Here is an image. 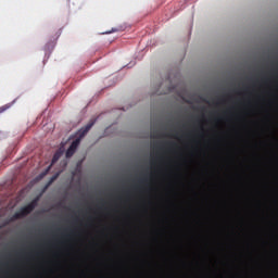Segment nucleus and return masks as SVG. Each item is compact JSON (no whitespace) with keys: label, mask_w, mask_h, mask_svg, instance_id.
<instances>
[{"label":"nucleus","mask_w":278,"mask_h":278,"mask_svg":"<svg viewBox=\"0 0 278 278\" xmlns=\"http://www.w3.org/2000/svg\"><path fill=\"white\" fill-rule=\"evenodd\" d=\"M37 205H38V198L33 200L28 205L22 207L20 212L13 215V218L15 220H18V218H25V216H28L30 212L36 210Z\"/></svg>","instance_id":"1"},{"label":"nucleus","mask_w":278,"mask_h":278,"mask_svg":"<svg viewBox=\"0 0 278 278\" xmlns=\"http://www.w3.org/2000/svg\"><path fill=\"white\" fill-rule=\"evenodd\" d=\"M93 126H94V119H91L90 123H88L85 127H83L79 130V138H84V136H86V134H88Z\"/></svg>","instance_id":"2"},{"label":"nucleus","mask_w":278,"mask_h":278,"mask_svg":"<svg viewBox=\"0 0 278 278\" xmlns=\"http://www.w3.org/2000/svg\"><path fill=\"white\" fill-rule=\"evenodd\" d=\"M77 147H79V139H76L72 142V144L67 149V155L71 154V151H76Z\"/></svg>","instance_id":"3"},{"label":"nucleus","mask_w":278,"mask_h":278,"mask_svg":"<svg viewBox=\"0 0 278 278\" xmlns=\"http://www.w3.org/2000/svg\"><path fill=\"white\" fill-rule=\"evenodd\" d=\"M61 157H62V152H55L51 161V166H53V164H55Z\"/></svg>","instance_id":"4"},{"label":"nucleus","mask_w":278,"mask_h":278,"mask_svg":"<svg viewBox=\"0 0 278 278\" xmlns=\"http://www.w3.org/2000/svg\"><path fill=\"white\" fill-rule=\"evenodd\" d=\"M75 154V150H71L70 151V154H68V151H66V157H71Z\"/></svg>","instance_id":"5"},{"label":"nucleus","mask_w":278,"mask_h":278,"mask_svg":"<svg viewBox=\"0 0 278 278\" xmlns=\"http://www.w3.org/2000/svg\"><path fill=\"white\" fill-rule=\"evenodd\" d=\"M151 138H157V132L153 131Z\"/></svg>","instance_id":"6"},{"label":"nucleus","mask_w":278,"mask_h":278,"mask_svg":"<svg viewBox=\"0 0 278 278\" xmlns=\"http://www.w3.org/2000/svg\"><path fill=\"white\" fill-rule=\"evenodd\" d=\"M139 181H140V184H147V178H142Z\"/></svg>","instance_id":"7"},{"label":"nucleus","mask_w":278,"mask_h":278,"mask_svg":"<svg viewBox=\"0 0 278 278\" xmlns=\"http://www.w3.org/2000/svg\"><path fill=\"white\" fill-rule=\"evenodd\" d=\"M73 236V231H71L68 235H64V238H71Z\"/></svg>","instance_id":"8"},{"label":"nucleus","mask_w":278,"mask_h":278,"mask_svg":"<svg viewBox=\"0 0 278 278\" xmlns=\"http://www.w3.org/2000/svg\"><path fill=\"white\" fill-rule=\"evenodd\" d=\"M168 147H175V142H167Z\"/></svg>","instance_id":"9"},{"label":"nucleus","mask_w":278,"mask_h":278,"mask_svg":"<svg viewBox=\"0 0 278 278\" xmlns=\"http://www.w3.org/2000/svg\"><path fill=\"white\" fill-rule=\"evenodd\" d=\"M189 136H190V134H187V135H186V138H188Z\"/></svg>","instance_id":"10"}]
</instances>
